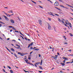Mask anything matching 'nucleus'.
Masks as SVG:
<instances>
[{
	"label": "nucleus",
	"mask_w": 73,
	"mask_h": 73,
	"mask_svg": "<svg viewBox=\"0 0 73 73\" xmlns=\"http://www.w3.org/2000/svg\"><path fill=\"white\" fill-rule=\"evenodd\" d=\"M7 67L8 68H9V69H11V67H10V66H8Z\"/></svg>",
	"instance_id": "obj_35"
},
{
	"label": "nucleus",
	"mask_w": 73,
	"mask_h": 73,
	"mask_svg": "<svg viewBox=\"0 0 73 73\" xmlns=\"http://www.w3.org/2000/svg\"><path fill=\"white\" fill-rule=\"evenodd\" d=\"M33 52V51H32V52H31L30 53V54H31V53H32V52Z\"/></svg>",
	"instance_id": "obj_59"
},
{
	"label": "nucleus",
	"mask_w": 73,
	"mask_h": 73,
	"mask_svg": "<svg viewBox=\"0 0 73 73\" xmlns=\"http://www.w3.org/2000/svg\"><path fill=\"white\" fill-rule=\"evenodd\" d=\"M68 56H73V54H69L68 55Z\"/></svg>",
	"instance_id": "obj_48"
},
{
	"label": "nucleus",
	"mask_w": 73,
	"mask_h": 73,
	"mask_svg": "<svg viewBox=\"0 0 73 73\" xmlns=\"http://www.w3.org/2000/svg\"><path fill=\"white\" fill-rule=\"evenodd\" d=\"M63 58L64 59V60H65V61H66L68 60V58H66L65 57H63Z\"/></svg>",
	"instance_id": "obj_6"
},
{
	"label": "nucleus",
	"mask_w": 73,
	"mask_h": 73,
	"mask_svg": "<svg viewBox=\"0 0 73 73\" xmlns=\"http://www.w3.org/2000/svg\"><path fill=\"white\" fill-rule=\"evenodd\" d=\"M33 43H34V42H33L31 43L30 44H29L28 48H29V47H30L31 46H32V45H33Z\"/></svg>",
	"instance_id": "obj_4"
},
{
	"label": "nucleus",
	"mask_w": 73,
	"mask_h": 73,
	"mask_svg": "<svg viewBox=\"0 0 73 73\" xmlns=\"http://www.w3.org/2000/svg\"><path fill=\"white\" fill-rule=\"evenodd\" d=\"M32 49H33V47H32V46H31L30 47V49L31 50Z\"/></svg>",
	"instance_id": "obj_42"
},
{
	"label": "nucleus",
	"mask_w": 73,
	"mask_h": 73,
	"mask_svg": "<svg viewBox=\"0 0 73 73\" xmlns=\"http://www.w3.org/2000/svg\"><path fill=\"white\" fill-rule=\"evenodd\" d=\"M47 13L48 14V15H51V16H54V17L55 16L53 14V13H52L51 12H50V13L48 12Z\"/></svg>",
	"instance_id": "obj_3"
},
{
	"label": "nucleus",
	"mask_w": 73,
	"mask_h": 73,
	"mask_svg": "<svg viewBox=\"0 0 73 73\" xmlns=\"http://www.w3.org/2000/svg\"><path fill=\"white\" fill-rule=\"evenodd\" d=\"M15 32H17V33H19V31H15Z\"/></svg>",
	"instance_id": "obj_50"
},
{
	"label": "nucleus",
	"mask_w": 73,
	"mask_h": 73,
	"mask_svg": "<svg viewBox=\"0 0 73 73\" xmlns=\"http://www.w3.org/2000/svg\"><path fill=\"white\" fill-rule=\"evenodd\" d=\"M9 27H10V28H14V27H13L12 26H9Z\"/></svg>",
	"instance_id": "obj_49"
},
{
	"label": "nucleus",
	"mask_w": 73,
	"mask_h": 73,
	"mask_svg": "<svg viewBox=\"0 0 73 73\" xmlns=\"http://www.w3.org/2000/svg\"><path fill=\"white\" fill-rule=\"evenodd\" d=\"M64 44H66V45H67V44H68V43H67V42H66L64 43Z\"/></svg>",
	"instance_id": "obj_44"
},
{
	"label": "nucleus",
	"mask_w": 73,
	"mask_h": 73,
	"mask_svg": "<svg viewBox=\"0 0 73 73\" xmlns=\"http://www.w3.org/2000/svg\"><path fill=\"white\" fill-rule=\"evenodd\" d=\"M9 13H13V11L12 10H11V11H8Z\"/></svg>",
	"instance_id": "obj_22"
},
{
	"label": "nucleus",
	"mask_w": 73,
	"mask_h": 73,
	"mask_svg": "<svg viewBox=\"0 0 73 73\" xmlns=\"http://www.w3.org/2000/svg\"><path fill=\"white\" fill-rule=\"evenodd\" d=\"M48 29H51V27L50 25V24H48Z\"/></svg>",
	"instance_id": "obj_9"
},
{
	"label": "nucleus",
	"mask_w": 73,
	"mask_h": 73,
	"mask_svg": "<svg viewBox=\"0 0 73 73\" xmlns=\"http://www.w3.org/2000/svg\"><path fill=\"white\" fill-rule=\"evenodd\" d=\"M39 7H40V8H43L41 6H39Z\"/></svg>",
	"instance_id": "obj_53"
},
{
	"label": "nucleus",
	"mask_w": 73,
	"mask_h": 73,
	"mask_svg": "<svg viewBox=\"0 0 73 73\" xmlns=\"http://www.w3.org/2000/svg\"><path fill=\"white\" fill-rule=\"evenodd\" d=\"M38 22L39 23L40 25H42V21H41V20H39L38 21Z\"/></svg>",
	"instance_id": "obj_5"
},
{
	"label": "nucleus",
	"mask_w": 73,
	"mask_h": 73,
	"mask_svg": "<svg viewBox=\"0 0 73 73\" xmlns=\"http://www.w3.org/2000/svg\"><path fill=\"white\" fill-rule=\"evenodd\" d=\"M16 46H18L19 48H20V45H18L17 44H15Z\"/></svg>",
	"instance_id": "obj_18"
},
{
	"label": "nucleus",
	"mask_w": 73,
	"mask_h": 73,
	"mask_svg": "<svg viewBox=\"0 0 73 73\" xmlns=\"http://www.w3.org/2000/svg\"><path fill=\"white\" fill-rule=\"evenodd\" d=\"M14 54L16 58H17V55H16V54Z\"/></svg>",
	"instance_id": "obj_28"
},
{
	"label": "nucleus",
	"mask_w": 73,
	"mask_h": 73,
	"mask_svg": "<svg viewBox=\"0 0 73 73\" xmlns=\"http://www.w3.org/2000/svg\"><path fill=\"white\" fill-rule=\"evenodd\" d=\"M0 23H1V24H5V23H3L2 22H1V21H0Z\"/></svg>",
	"instance_id": "obj_40"
},
{
	"label": "nucleus",
	"mask_w": 73,
	"mask_h": 73,
	"mask_svg": "<svg viewBox=\"0 0 73 73\" xmlns=\"http://www.w3.org/2000/svg\"><path fill=\"white\" fill-rule=\"evenodd\" d=\"M54 15H56V16H59V15H58L57 14H54Z\"/></svg>",
	"instance_id": "obj_36"
},
{
	"label": "nucleus",
	"mask_w": 73,
	"mask_h": 73,
	"mask_svg": "<svg viewBox=\"0 0 73 73\" xmlns=\"http://www.w3.org/2000/svg\"><path fill=\"white\" fill-rule=\"evenodd\" d=\"M63 37L64 38V39H65V40H66V37H65V36H63Z\"/></svg>",
	"instance_id": "obj_27"
},
{
	"label": "nucleus",
	"mask_w": 73,
	"mask_h": 73,
	"mask_svg": "<svg viewBox=\"0 0 73 73\" xmlns=\"http://www.w3.org/2000/svg\"><path fill=\"white\" fill-rule=\"evenodd\" d=\"M52 57H53V58H57V57H56L55 56H52Z\"/></svg>",
	"instance_id": "obj_43"
},
{
	"label": "nucleus",
	"mask_w": 73,
	"mask_h": 73,
	"mask_svg": "<svg viewBox=\"0 0 73 73\" xmlns=\"http://www.w3.org/2000/svg\"><path fill=\"white\" fill-rule=\"evenodd\" d=\"M38 72L40 73H42V71H38Z\"/></svg>",
	"instance_id": "obj_37"
},
{
	"label": "nucleus",
	"mask_w": 73,
	"mask_h": 73,
	"mask_svg": "<svg viewBox=\"0 0 73 73\" xmlns=\"http://www.w3.org/2000/svg\"><path fill=\"white\" fill-rule=\"evenodd\" d=\"M28 59H29V60H31V57H29L28 58Z\"/></svg>",
	"instance_id": "obj_39"
},
{
	"label": "nucleus",
	"mask_w": 73,
	"mask_h": 73,
	"mask_svg": "<svg viewBox=\"0 0 73 73\" xmlns=\"http://www.w3.org/2000/svg\"><path fill=\"white\" fill-rule=\"evenodd\" d=\"M36 47H34L33 48V49H36Z\"/></svg>",
	"instance_id": "obj_58"
},
{
	"label": "nucleus",
	"mask_w": 73,
	"mask_h": 73,
	"mask_svg": "<svg viewBox=\"0 0 73 73\" xmlns=\"http://www.w3.org/2000/svg\"><path fill=\"white\" fill-rule=\"evenodd\" d=\"M3 71L4 72H5V70H4V69H3Z\"/></svg>",
	"instance_id": "obj_54"
},
{
	"label": "nucleus",
	"mask_w": 73,
	"mask_h": 73,
	"mask_svg": "<svg viewBox=\"0 0 73 73\" xmlns=\"http://www.w3.org/2000/svg\"><path fill=\"white\" fill-rule=\"evenodd\" d=\"M54 7V8H56V9H58V10H60V9H58V8H57V7Z\"/></svg>",
	"instance_id": "obj_33"
},
{
	"label": "nucleus",
	"mask_w": 73,
	"mask_h": 73,
	"mask_svg": "<svg viewBox=\"0 0 73 73\" xmlns=\"http://www.w3.org/2000/svg\"><path fill=\"white\" fill-rule=\"evenodd\" d=\"M58 20L59 21H60V22H61V19H60L59 18L58 19Z\"/></svg>",
	"instance_id": "obj_41"
},
{
	"label": "nucleus",
	"mask_w": 73,
	"mask_h": 73,
	"mask_svg": "<svg viewBox=\"0 0 73 73\" xmlns=\"http://www.w3.org/2000/svg\"><path fill=\"white\" fill-rule=\"evenodd\" d=\"M25 40H27V38L26 37H25Z\"/></svg>",
	"instance_id": "obj_57"
},
{
	"label": "nucleus",
	"mask_w": 73,
	"mask_h": 73,
	"mask_svg": "<svg viewBox=\"0 0 73 73\" xmlns=\"http://www.w3.org/2000/svg\"><path fill=\"white\" fill-rule=\"evenodd\" d=\"M11 50L12 51H13V52H14L15 51V50L13 49V48H11Z\"/></svg>",
	"instance_id": "obj_17"
},
{
	"label": "nucleus",
	"mask_w": 73,
	"mask_h": 73,
	"mask_svg": "<svg viewBox=\"0 0 73 73\" xmlns=\"http://www.w3.org/2000/svg\"><path fill=\"white\" fill-rule=\"evenodd\" d=\"M31 1L33 2V3H35V4H36V2H34V1Z\"/></svg>",
	"instance_id": "obj_34"
},
{
	"label": "nucleus",
	"mask_w": 73,
	"mask_h": 73,
	"mask_svg": "<svg viewBox=\"0 0 73 73\" xmlns=\"http://www.w3.org/2000/svg\"><path fill=\"white\" fill-rule=\"evenodd\" d=\"M10 21L12 24H14L15 23V22H14V21L12 19H11L10 20Z\"/></svg>",
	"instance_id": "obj_10"
},
{
	"label": "nucleus",
	"mask_w": 73,
	"mask_h": 73,
	"mask_svg": "<svg viewBox=\"0 0 73 73\" xmlns=\"http://www.w3.org/2000/svg\"><path fill=\"white\" fill-rule=\"evenodd\" d=\"M39 68H40V69L42 70V67H41V66H39Z\"/></svg>",
	"instance_id": "obj_32"
},
{
	"label": "nucleus",
	"mask_w": 73,
	"mask_h": 73,
	"mask_svg": "<svg viewBox=\"0 0 73 73\" xmlns=\"http://www.w3.org/2000/svg\"><path fill=\"white\" fill-rule=\"evenodd\" d=\"M48 20H50H50H51V19H50V18H49L48 19Z\"/></svg>",
	"instance_id": "obj_61"
},
{
	"label": "nucleus",
	"mask_w": 73,
	"mask_h": 73,
	"mask_svg": "<svg viewBox=\"0 0 73 73\" xmlns=\"http://www.w3.org/2000/svg\"><path fill=\"white\" fill-rule=\"evenodd\" d=\"M61 3H64V1L62 0H58Z\"/></svg>",
	"instance_id": "obj_13"
},
{
	"label": "nucleus",
	"mask_w": 73,
	"mask_h": 73,
	"mask_svg": "<svg viewBox=\"0 0 73 73\" xmlns=\"http://www.w3.org/2000/svg\"><path fill=\"white\" fill-rule=\"evenodd\" d=\"M12 41H15V42H16V40H13Z\"/></svg>",
	"instance_id": "obj_55"
},
{
	"label": "nucleus",
	"mask_w": 73,
	"mask_h": 73,
	"mask_svg": "<svg viewBox=\"0 0 73 73\" xmlns=\"http://www.w3.org/2000/svg\"><path fill=\"white\" fill-rule=\"evenodd\" d=\"M61 22H62V24H65V23H64V21H62V20H61Z\"/></svg>",
	"instance_id": "obj_24"
},
{
	"label": "nucleus",
	"mask_w": 73,
	"mask_h": 73,
	"mask_svg": "<svg viewBox=\"0 0 73 73\" xmlns=\"http://www.w3.org/2000/svg\"><path fill=\"white\" fill-rule=\"evenodd\" d=\"M20 37H22V38H23V40L24 39V37H23V36L21 35H20Z\"/></svg>",
	"instance_id": "obj_31"
},
{
	"label": "nucleus",
	"mask_w": 73,
	"mask_h": 73,
	"mask_svg": "<svg viewBox=\"0 0 73 73\" xmlns=\"http://www.w3.org/2000/svg\"><path fill=\"white\" fill-rule=\"evenodd\" d=\"M14 48H16L17 49H19V47H16L15 46H14Z\"/></svg>",
	"instance_id": "obj_38"
},
{
	"label": "nucleus",
	"mask_w": 73,
	"mask_h": 73,
	"mask_svg": "<svg viewBox=\"0 0 73 73\" xmlns=\"http://www.w3.org/2000/svg\"><path fill=\"white\" fill-rule=\"evenodd\" d=\"M60 64H61L62 66H64L65 65V63H61Z\"/></svg>",
	"instance_id": "obj_15"
},
{
	"label": "nucleus",
	"mask_w": 73,
	"mask_h": 73,
	"mask_svg": "<svg viewBox=\"0 0 73 73\" xmlns=\"http://www.w3.org/2000/svg\"><path fill=\"white\" fill-rule=\"evenodd\" d=\"M54 5H55V6H58L59 5V3L58 2L56 1L54 3Z\"/></svg>",
	"instance_id": "obj_2"
},
{
	"label": "nucleus",
	"mask_w": 73,
	"mask_h": 73,
	"mask_svg": "<svg viewBox=\"0 0 73 73\" xmlns=\"http://www.w3.org/2000/svg\"><path fill=\"white\" fill-rule=\"evenodd\" d=\"M60 6L61 7H62L63 8H65V7H64L63 5H60Z\"/></svg>",
	"instance_id": "obj_21"
},
{
	"label": "nucleus",
	"mask_w": 73,
	"mask_h": 73,
	"mask_svg": "<svg viewBox=\"0 0 73 73\" xmlns=\"http://www.w3.org/2000/svg\"><path fill=\"white\" fill-rule=\"evenodd\" d=\"M10 71L11 73H13V70H10Z\"/></svg>",
	"instance_id": "obj_25"
},
{
	"label": "nucleus",
	"mask_w": 73,
	"mask_h": 73,
	"mask_svg": "<svg viewBox=\"0 0 73 73\" xmlns=\"http://www.w3.org/2000/svg\"><path fill=\"white\" fill-rule=\"evenodd\" d=\"M68 51H69V52H71V51H72V50H68Z\"/></svg>",
	"instance_id": "obj_63"
},
{
	"label": "nucleus",
	"mask_w": 73,
	"mask_h": 73,
	"mask_svg": "<svg viewBox=\"0 0 73 73\" xmlns=\"http://www.w3.org/2000/svg\"><path fill=\"white\" fill-rule=\"evenodd\" d=\"M19 33H20V34H21V35L23 36V37H24V35L23 34H22V33H21V31H19Z\"/></svg>",
	"instance_id": "obj_23"
},
{
	"label": "nucleus",
	"mask_w": 73,
	"mask_h": 73,
	"mask_svg": "<svg viewBox=\"0 0 73 73\" xmlns=\"http://www.w3.org/2000/svg\"><path fill=\"white\" fill-rule=\"evenodd\" d=\"M4 17L5 18L6 20L7 21H9V19L8 18V17H7L6 16H4Z\"/></svg>",
	"instance_id": "obj_7"
},
{
	"label": "nucleus",
	"mask_w": 73,
	"mask_h": 73,
	"mask_svg": "<svg viewBox=\"0 0 73 73\" xmlns=\"http://www.w3.org/2000/svg\"><path fill=\"white\" fill-rule=\"evenodd\" d=\"M69 34H70V36H73V35H72V33H70Z\"/></svg>",
	"instance_id": "obj_26"
},
{
	"label": "nucleus",
	"mask_w": 73,
	"mask_h": 73,
	"mask_svg": "<svg viewBox=\"0 0 73 73\" xmlns=\"http://www.w3.org/2000/svg\"><path fill=\"white\" fill-rule=\"evenodd\" d=\"M70 63V62H66V64H69Z\"/></svg>",
	"instance_id": "obj_51"
},
{
	"label": "nucleus",
	"mask_w": 73,
	"mask_h": 73,
	"mask_svg": "<svg viewBox=\"0 0 73 73\" xmlns=\"http://www.w3.org/2000/svg\"><path fill=\"white\" fill-rule=\"evenodd\" d=\"M5 14H6L7 17H11V15L7 14V13H5V12L4 13Z\"/></svg>",
	"instance_id": "obj_8"
},
{
	"label": "nucleus",
	"mask_w": 73,
	"mask_h": 73,
	"mask_svg": "<svg viewBox=\"0 0 73 73\" xmlns=\"http://www.w3.org/2000/svg\"><path fill=\"white\" fill-rule=\"evenodd\" d=\"M5 48H6L9 51V52H11V50H9V49L7 47H5Z\"/></svg>",
	"instance_id": "obj_20"
},
{
	"label": "nucleus",
	"mask_w": 73,
	"mask_h": 73,
	"mask_svg": "<svg viewBox=\"0 0 73 73\" xmlns=\"http://www.w3.org/2000/svg\"><path fill=\"white\" fill-rule=\"evenodd\" d=\"M66 5H68V7H71L72 8H73V6L70 5H69L68 4H66Z\"/></svg>",
	"instance_id": "obj_11"
},
{
	"label": "nucleus",
	"mask_w": 73,
	"mask_h": 73,
	"mask_svg": "<svg viewBox=\"0 0 73 73\" xmlns=\"http://www.w3.org/2000/svg\"><path fill=\"white\" fill-rule=\"evenodd\" d=\"M35 66H36V68H37V65H36V64H35Z\"/></svg>",
	"instance_id": "obj_52"
},
{
	"label": "nucleus",
	"mask_w": 73,
	"mask_h": 73,
	"mask_svg": "<svg viewBox=\"0 0 73 73\" xmlns=\"http://www.w3.org/2000/svg\"><path fill=\"white\" fill-rule=\"evenodd\" d=\"M2 26V25L1 24H0V27H1V26Z\"/></svg>",
	"instance_id": "obj_56"
},
{
	"label": "nucleus",
	"mask_w": 73,
	"mask_h": 73,
	"mask_svg": "<svg viewBox=\"0 0 73 73\" xmlns=\"http://www.w3.org/2000/svg\"><path fill=\"white\" fill-rule=\"evenodd\" d=\"M31 65H32V66H34V65L33 64H31Z\"/></svg>",
	"instance_id": "obj_60"
},
{
	"label": "nucleus",
	"mask_w": 73,
	"mask_h": 73,
	"mask_svg": "<svg viewBox=\"0 0 73 73\" xmlns=\"http://www.w3.org/2000/svg\"><path fill=\"white\" fill-rule=\"evenodd\" d=\"M66 24H67V23H69V22H68V21L67 20H66V21L65 22Z\"/></svg>",
	"instance_id": "obj_12"
},
{
	"label": "nucleus",
	"mask_w": 73,
	"mask_h": 73,
	"mask_svg": "<svg viewBox=\"0 0 73 73\" xmlns=\"http://www.w3.org/2000/svg\"><path fill=\"white\" fill-rule=\"evenodd\" d=\"M27 40L28 41H31V39H28Z\"/></svg>",
	"instance_id": "obj_62"
},
{
	"label": "nucleus",
	"mask_w": 73,
	"mask_h": 73,
	"mask_svg": "<svg viewBox=\"0 0 73 73\" xmlns=\"http://www.w3.org/2000/svg\"><path fill=\"white\" fill-rule=\"evenodd\" d=\"M26 63H27V64H29V62H28V61Z\"/></svg>",
	"instance_id": "obj_45"
},
{
	"label": "nucleus",
	"mask_w": 73,
	"mask_h": 73,
	"mask_svg": "<svg viewBox=\"0 0 73 73\" xmlns=\"http://www.w3.org/2000/svg\"><path fill=\"white\" fill-rule=\"evenodd\" d=\"M42 65V60H41V62L40 63V65Z\"/></svg>",
	"instance_id": "obj_16"
},
{
	"label": "nucleus",
	"mask_w": 73,
	"mask_h": 73,
	"mask_svg": "<svg viewBox=\"0 0 73 73\" xmlns=\"http://www.w3.org/2000/svg\"><path fill=\"white\" fill-rule=\"evenodd\" d=\"M25 61L27 63V62L28 61V60H25Z\"/></svg>",
	"instance_id": "obj_47"
},
{
	"label": "nucleus",
	"mask_w": 73,
	"mask_h": 73,
	"mask_svg": "<svg viewBox=\"0 0 73 73\" xmlns=\"http://www.w3.org/2000/svg\"><path fill=\"white\" fill-rule=\"evenodd\" d=\"M28 54V53H26V54H24L23 53H21L20 52H18V54H20L21 56H24V55H25V54Z\"/></svg>",
	"instance_id": "obj_1"
},
{
	"label": "nucleus",
	"mask_w": 73,
	"mask_h": 73,
	"mask_svg": "<svg viewBox=\"0 0 73 73\" xmlns=\"http://www.w3.org/2000/svg\"><path fill=\"white\" fill-rule=\"evenodd\" d=\"M24 72H25V73H27V72H28V73H29V72L27 71H26L25 70H24Z\"/></svg>",
	"instance_id": "obj_30"
},
{
	"label": "nucleus",
	"mask_w": 73,
	"mask_h": 73,
	"mask_svg": "<svg viewBox=\"0 0 73 73\" xmlns=\"http://www.w3.org/2000/svg\"><path fill=\"white\" fill-rule=\"evenodd\" d=\"M63 62L65 64V60H64L63 61Z\"/></svg>",
	"instance_id": "obj_46"
},
{
	"label": "nucleus",
	"mask_w": 73,
	"mask_h": 73,
	"mask_svg": "<svg viewBox=\"0 0 73 73\" xmlns=\"http://www.w3.org/2000/svg\"><path fill=\"white\" fill-rule=\"evenodd\" d=\"M67 24H68V25H72L71 24V23H69V22H68L67 23Z\"/></svg>",
	"instance_id": "obj_29"
},
{
	"label": "nucleus",
	"mask_w": 73,
	"mask_h": 73,
	"mask_svg": "<svg viewBox=\"0 0 73 73\" xmlns=\"http://www.w3.org/2000/svg\"><path fill=\"white\" fill-rule=\"evenodd\" d=\"M40 64V62H36L35 64H36V65H39V64Z\"/></svg>",
	"instance_id": "obj_14"
},
{
	"label": "nucleus",
	"mask_w": 73,
	"mask_h": 73,
	"mask_svg": "<svg viewBox=\"0 0 73 73\" xmlns=\"http://www.w3.org/2000/svg\"><path fill=\"white\" fill-rule=\"evenodd\" d=\"M40 50V49L39 48H36L34 50H37V51L38 50Z\"/></svg>",
	"instance_id": "obj_19"
},
{
	"label": "nucleus",
	"mask_w": 73,
	"mask_h": 73,
	"mask_svg": "<svg viewBox=\"0 0 73 73\" xmlns=\"http://www.w3.org/2000/svg\"><path fill=\"white\" fill-rule=\"evenodd\" d=\"M49 47L50 48V49H51L52 48V47H51L50 46H49Z\"/></svg>",
	"instance_id": "obj_64"
}]
</instances>
